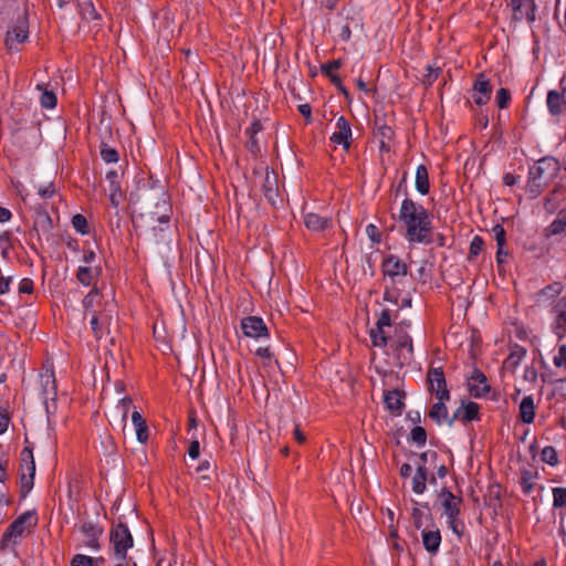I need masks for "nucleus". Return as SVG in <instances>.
<instances>
[{"instance_id": "nucleus-33", "label": "nucleus", "mask_w": 566, "mask_h": 566, "mask_svg": "<svg viewBox=\"0 0 566 566\" xmlns=\"http://www.w3.org/2000/svg\"><path fill=\"white\" fill-rule=\"evenodd\" d=\"M563 290V286L560 283H554L552 285L546 286L544 290L541 291L538 294V302H546L549 300H553L555 296L559 295Z\"/></svg>"}, {"instance_id": "nucleus-20", "label": "nucleus", "mask_w": 566, "mask_h": 566, "mask_svg": "<svg viewBox=\"0 0 566 566\" xmlns=\"http://www.w3.org/2000/svg\"><path fill=\"white\" fill-rule=\"evenodd\" d=\"M21 495L22 497H25L30 490L33 488L35 463H28L25 468L21 465Z\"/></svg>"}, {"instance_id": "nucleus-46", "label": "nucleus", "mask_w": 566, "mask_h": 566, "mask_svg": "<svg viewBox=\"0 0 566 566\" xmlns=\"http://www.w3.org/2000/svg\"><path fill=\"white\" fill-rule=\"evenodd\" d=\"M511 101V94L506 88H500L496 93V104L500 108L507 107Z\"/></svg>"}, {"instance_id": "nucleus-7", "label": "nucleus", "mask_w": 566, "mask_h": 566, "mask_svg": "<svg viewBox=\"0 0 566 566\" xmlns=\"http://www.w3.org/2000/svg\"><path fill=\"white\" fill-rule=\"evenodd\" d=\"M34 513L25 512L20 515L9 527L4 534V538H9L10 541L15 542L18 537L22 535L25 527H31L35 525Z\"/></svg>"}, {"instance_id": "nucleus-5", "label": "nucleus", "mask_w": 566, "mask_h": 566, "mask_svg": "<svg viewBox=\"0 0 566 566\" xmlns=\"http://www.w3.org/2000/svg\"><path fill=\"white\" fill-rule=\"evenodd\" d=\"M429 390L436 394L438 400H449L450 392L441 367L430 368L428 371Z\"/></svg>"}, {"instance_id": "nucleus-52", "label": "nucleus", "mask_w": 566, "mask_h": 566, "mask_svg": "<svg viewBox=\"0 0 566 566\" xmlns=\"http://www.w3.org/2000/svg\"><path fill=\"white\" fill-rule=\"evenodd\" d=\"M441 69L428 66V74L423 78V84L430 86L439 76Z\"/></svg>"}, {"instance_id": "nucleus-31", "label": "nucleus", "mask_w": 566, "mask_h": 566, "mask_svg": "<svg viewBox=\"0 0 566 566\" xmlns=\"http://www.w3.org/2000/svg\"><path fill=\"white\" fill-rule=\"evenodd\" d=\"M101 304V294L97 287H93L90 293L83 300V306L85 310V316L93 313L96 305Z\"/></svg>"}, {"instance_id": "nucleus-19", "label": "nucleus", "mask_w": 566, "mask_h": 566, "mask_svg": "<svg viewBox=\"0 0 566 566\" xmlns=\"http://www.w3.org/2000/svg\"><path fill=\"white\" fill-rule=\"evenodd\" d=\"M402 399L403 394L397 389L388 391L384 396V402L386 405V408L396 415H400L405 406Z\"/></svg>"}, {"instance_id": "nucleus-24", "label": "nucleus", "mask_w": 566, "mask_h": 566, "mask_svg": "<svg viewBox=\"0 0 566 566\" xmlns=\"http://www.w3.org/2000/svg\"><path fill=\"white\" fill-rule=\"evenodd\" d=\"M428 472L423 464H418L416 474L412 478V491L422 494L427 489Z\"/></svg>"}, {"instance_id": "nucleus-22", "label": "nucleus", "mask_w": 566, "mask_h": 566, "mask_svg": "<svg viewBox=\"0 0 566 566\" xmlns=\"http://www.w3.org/2000/svg\"><path fill=\"white\" fill-rule=\"evenodd\" d=\"M132 422L136 429V437L140 443H146L148 440V427L143 416L134 410L132 413Z\"/></svg>"}, {"instance_id": "nucleus-6", "label": "nucleus", "mask_w": 566, "mask_h": 566, "mask_svg": "<svg viewBox=\"0 0 566 566\" xmlns=\"http://www.w3.org/2000/svg\"><path fill=\"white\" fill-rule=\"evenodd\" d=\"M382 272L390 279L391 285L397 284L407 275V265L396 255H389L382 261Z\"/></svg>"}, {"instance_id": "nucleus-43", "label": "nucleus", "mask_w": 566, "mask_h": 566, "mask_svg": "<svg viewBox=\"0 0 566 566\" xmlns=\"http://www.w3.org/2000/svg\"><path fill=\"white\" fill-rule=\"evenodd\" d=\"M542 461L556 465L558 462L556 450L553 447H545L541 453Z\"/></svg>"}, {"instance_id": "nucleus-18", "label": "nucleus", "mask_w": 566, "mask_h": 566, "mask_svg": "<svg viewBox=\"0 0 566 566\" xmlns=\"http://www.w3.org/2000/svg\"><path fill=\"white\" fill-rule=\"evenodd\" d=\"M262 189L264 192V197L272 205L275 206L279 199L277 192V180L276 176L273 172L266 171L264 176V181L262 185Z\"/></svg>"}, {"instance_id": "nucleus-3", "label": "nucleus", "mask_w": 566, "mask_h": 566, "mask_svg": "<svg viewBox=\"0 0 566 566\" xmlns=\"http://www.w3.org/2000/svg\"><path fill=\"white\" fill-rule=\"evenodd\" d=\"M109 542L114 556L120 560L126 559L127 549L134 544L132 533L123 522L113 525L109 533Z\"/></svg>"}, {"instance_id": "nucleus-45", "label": "nucleus", "mask_w": 566, "mask_h": 566, "mask_svg": "<svg viewBox=\"0 0 566 566\" xmlns=\"http://www.w3.org/2000/svg\"><path fill=\"white\" fill-rule=\"evenodd\" d=\"M40 101L45 108H53L56 105V96L52 91L43 90Z\"/></svg>"}, {"instance_id": "nucleus-48", "label": "nucleus", "mask_w": 566, "mask_h": 566, "mask_svg": "<svg viewBox=\"0 0 566 566\" xmlns=\"http://www.w3.org/2000/svg\"><path fill=\"white\" fill-rule=\"evenodd\" d=\"M122 198H123V192L120 189V185H113V187H109V200L114 207L119 206Z\"/></svg>"}, {"instance_id": "nucleus-56", "label": "nucleus", "mask_w": 566, "mask_h": 566, "mask_svg": "<svg viewBox=\"0 0 566 566\" xmlns=\"http://www.w3.org/2000/svg\"><path fill=\"white\" fill-rule=\"evenodd\" d=\"M366 233L373 242H380V232L375 224H368L366 228Z\"/></svg>"}, {"instance_id": "nucleus-61", "label": "nucleus", "mask_w": 566, "mask_h": 566, "mask_svg": "<svg viewBox=\"0 0 566 566\" xmlns=\"http://www.w3.org/2000/svg\"><path fill=\"white\" fill-rule=\"evenodd\" d=\"M210 469H211V463L209 461H207V460L199 464V467L197 468V471L202 473L201 476H200L201 480H203V481H209L210 480V475L206 473Z\"/></svg>"}, {"instance_id": "nucleus-23", "label": "nucleus", "mask_w": 566, "mask_h": 566, "mask_svg": "<svg viewBox=\"0 0 566 566\" xmlns=\"http://www.w3.org/2000/svg\"><path fill=\"white\" fill-rule=\"evenodd\" d=\"M520 417L524 423H531L535 418V406L532 396H526L520 403Z\"/></svg>"}, {"instance_id": "nucleus-62", "label": "nucleus", "mask_w": 566, "mask_h": 566, "mask_svg": "<svg viewBox=\"0 0 566 566\" xmlns=\"http://www.w3.org/2000/svg\"><path fill=\"white\" fill-rule=\"evenodd\" d=\"M554 312L559 315L560 318L566 316V297H562L554 306Z\"/></svg>"}, {"instance_id": "nucleus-15", "label": "nucleus", "mask_w": 566, "mask_h": 566, "mask_svg": "<svg viewBox=\"0 0 566 566\" xmlns=\"http://www.w3.org/2000/svg\"><path fill=\"white\" fill-rule=\"evenodd\" d=\"M546 102L549 113L554 116L560 115L566 109L564 91H549Z\"/></svg>"}, {"instance_id": "nucleus-12", "label": "nucleus", "mask_w": 566, "mask_h": 566, "mask_svg": "<svg viewBox=\"0 0 566 566\" xmlns=\"http://www.w3.org/2000/svg\"><path fill=\"white\" fill-rule=\"evenodd\" d=\"M36 214L32 231L40 239L41 235H46L53 228V222L49 213L41 207L35 208Z\"/></svg>"}, {"instance_id": "nucleus-55", "label": "nucleus", "mask_w": 566, "mask_h": 566, "mask_svg": "<svg viewBox=\"0 0 566 566\" xmlns=\"http://www.w3.org/2000/svg\"><path fill=\"white\" fill-rule=\"evenodd\" d=\"M535 11L536 6L534 0H527V7L526 10H524V19H526L528 22L535 21Z\"/></svg>"}, {"instance_id": "nucleus-26", "label": "nucleus", "mask_w": 566, "mask_h": 566, "mask_svg": "<svg viewBox=\"0 0 566 566\" xmlns=\"http://www.w3.org/2000/svg\"><path fill=\"white\" fill-rule=\"evenodd\" d=\"M546 237L566 234V212L563 210L557 218L546 228Z\"/></svg>"}, {"instance_id": "nucleus-28", "label": "nucleus", "mask_w": 566, "mask_h": 566, "mask_svg": "<svg viewBox=\"0 0 566 566\" xmlns=\"http://www.w3.org/2000/svg\"><path fill=\"white\" fill-rule=\"evenodd\" d=\"M565 200L562 188L556 187L545 199L544 207L547 212L553 213Z\"/></svg>"}, {"instance_id": "nucleus-35", "label": "nucleus", "mask_w": 566, "mask_h": 566, "mask_svg": "<svg viewBox=\"0 0 566 566\" xmlns=\"http://www.w3.org/2000/svg\"><path fill=\"white\" fill-rule=\"evenodd\" d=\"M370 338L374 346L384 347L388 343V336L386 335L384 328H378L376 326L375 329L370 331Z\"/></svg>"}, {"instance_id": "nucleus-30", "label": "nucleus", "mask_w": 566, "mask_h": 566, "mask_svg": "<svg viewBox=\"0 0 566 566\" xmlns=\"http://www.w3.org/2000/svg\"><path fill=\"white\" fill-rule=\"evenodd\" d=\"M416 188L421 195L429 192L428 170L423 165H419L416 171Z\"/></svg>"}, {"instance_id": "nucleus-10", "label": "nucleus", "mask_w": 566, "mask_h": 566, "mask_svg": "<svg viewBox=\"0 0 566 566\" xmlns=\"http://www.w3.org/2000/svg\"><path fill=\"white\" fill-rule=\"evenodd\" d=\"M336 128L337 130L333 133L331 140L335 144L342 145L345 150H348L352 138V128L348 120L344 116L338 117Z\"/></svg>"}, {"instance_id": "nucleus-11", "label": "nucleus", "mask_w": 566, "mask_h": 566, "mask_svg": "<svg viewBox=\"0 0 566 566\" xmlns=\"http://www.w3.org/2000/svg\"><path fill=\"white\" fill-rule=\"evenodd\" d=\"M492 87L489 80L480 74L473 86V101L478 105H484L490 99Z\"/></svg>"}, {"instance_id": "nucleus-14", "label": "nucleus", "mask_w": 566, "mask_h": 566, "mask_svg": "<svg viewBox=\"0 0 566 566\" xmlns=\"http://www.w3.org/2000/svg\"><path fill=\"white\" fill-rule=\"evenodd\" d=\"M81 531L86 537L85 545L93 549H98V537L102 535L103 528L92 522H84L81 526Z\"/></svg>"}, {"instance_id": "nucleus-42", "label": "nucleus", "mask_w": 566, "mask_h": 566, "mask_svg": "<svg viewBox=\"0 0 566 566\" xmlns=\"http://www.w3.org/2000/svg\"><path fill=\"white\" fill-rule=\"evenodd\" d=\"M566 504V488L553 489V505L554 507H563Z\"/></svg>"}, {"instance_id": "nucleus-38", "label": "nucleus", "mask_w": 566, "mask_h": 566, "mask_svg": "<svg viewBox=\"0 0 566 566\" xmlns=\"http://www.w3.org/2000/svg\"><path fill=\"white\" fill-rule=\"evenodd\" d=\"M462 408V420L472 421L478 418L479 406L475 402H469L463 405Z\"/></svg>"}, {"instance_id": "nucleus-41", "label": "nucleus", "mask_w": 566, "mask_h": 566, "mask_svg": "<svg viewBox=\"0 0 566 566\" xmlns=\"http://www.w3.org/2000/svg\"><path fill=\"white\" fill-rule=\"evenodd\" d=\"M535 474L530 470H523L521 473V484L523 488V492L528 494L533 490V479Z\"/></svg>"}, {"instance_id": "nucleus-8", "label": "nucleus", "mask_w": 566, "mask_h": 566, "mask_svg": "<svg viewBox=\"0 0 566 566\" xmlns=\"http://www.w3.org/2000/svg\"><path fill=\"white\" fill-rule=\"evenodd\" d=\"M438 497L441 501V506L443 507L444 514L448 518H457L460 514V504L462 502L461 497L455 496L451 491L447 488H443L439 493Z\"/></svg>"}, {"instance_id": "nucleus-21", "label": "nucleus", "mask_w": 566, "mask_h": 566, "mask_svg": "<svg viewBox=\"0 0 566 566\" xmlns=\"http://www.w3.org/2000/svg\"><path fill=\"white\" fill-rule=\"evenodd\" d=\"M304 223L308 230L323 231L329 227L331 219L327 217H321L313 212H308L304 216Z\"/></svg>"}, {"instance_id": "nucleus-36", "label": "nucleus", "mask_w": 566, "mask_h": 566, "mask_svg": "<svg viewBox=\"0 0 566 566\" xmlns=\"http://www.w3.org/2000/svg\"><path fill=\"white\" fill-rule=\"evenodd\" d=\"M130 405H132V399L130 397L128 396H125L123 397L118 405L116 406V411L118 412L119 417H120V422L125 426L126 424V419H127V415H128V411H129V408H130Z\"/></svg>"}, {"instance_id": "nucleus-54", "label": "nucleus", "mask_w": 566, "mask_h": 566, "mask_svg": "<svg viewBox=\"0 0 566 566\" xmlns=\"http://www.w3.org/2000/svg\"><path fill=\"white\" fill-rule=\"evenodd\" d=\"M490 390L489 385H472L469 384V391L474 397H481L485 395Z\"/></svg>"}, {"instance_id": "nucleus-63", "label": "nucleus", "mask_w": 566, "mask_h": 566, "mask_svg": "<svg viewBox=\"0 0 566 566\" xmlns=\"http://www.w3.org/2000/svg\"><path fill=\"white\" fill-rule=\"evenodd\" d=\"M33 291V281L30 279H23L19 283V292L20 293H32Z\"/></svg>"}, {"instance_id": "nucleus-34", "label": "nucleus", "mask_w": 566, "mask_h": 566, "mask_svg": "<svg viewBox=\"0 0 566 566\" xmlns=\"http://www.w3.org/2000/svg\"><path fill=\"white\" fill-rule=\"evenodd\" d=\"M512 7L513 20L522 21L524 19V10L527 7V0H510Z\"/></svg>"}, {"instance_id": "nucleus-27", "label": "nucleus", "mask_w": 566, "mask_h": 566, "mask_svg": "<svg viewBox=\"0 0 566 566\" xmlns=\"http://www.w3.org/2000/svg\"><path fill=\"white\" fill-rule=\"evenodd\" d=\"M99 268L80 266L76 277L83 285L90 286L99 276Z\"/></svg>"}, {"instance_id": "nucleus-16", "label": "nucleus", "mask_w": 566, "mask_h": 566, "mask_svg": "<svg viewBox=\"0 0 566 566\" xmlns=\"http://www.w3.org/2000/svg\"><path fill=\"white\" fill-rule=\"evenodd\" d=\"M111 323L112 316L107 314L106 311H93L90 319V325L95 338L99 339L102 337V327H109Z\"/></svg>"}, {"instance_id": "nucleus-17", "label": "nucleus", "mask_w": 566, "mask_h": 566, "mask_svg": "<svg viewBox=\"0 0 566 566\" xmlns=\"http://www.w3.org/2000/svg\"><path fill=\"white\" fill-rule=\"evenodd\" d=\"M422 544L424 549L434 555L438 553L440 544H441V534L439 530H422L421 532Z\"/></svg>"}, {"instance_id": "nucleus-51", "label": "nucleus", "mask_w": 566, "mask_h": 566, "mask_svg": "<svg viewBox=\"0 0 566 566\" xmlns=\"http://www.w3.org/2000/svg\"><path fill=\"white\" fill-rule=\"evenodd\" d=\"M492 232L494 234V239L497 243V247H504L505 244V230L501 224H495L492 229Z\"/></svg>"}, {"instance_id": "nucleus-64", "label": "nucleus", "mask_w": 566, "mask_h": 566, "mask_svg": "<svg viewBox=\"0 0 566 566\" xmlns=\"http://www.w3.org/2000/svg\"><path fill=\"white\" fill-rule=\"evenodd\" d=\"M188 454L191 459H197L200 454V444H199V441L198 440H193L191 441L190 446H189V449H188Z\"/></svg>"}, {"instance_id": "nucleus-13", "label": "nucleus", "mask_w": 566, "mask_h": 566, "mask_svg": "<svg viewBox=\"0 0 566 566\" xmlns=\"http://www.w3.org/2000/svg\"><path fill=\"white\" fill-rule=\"evenodd\" d=\"M395 352H397V358L400 366H402L411 358L413 348L411 338L408 334H401L397 336Z\"/></svg>"}, {"instance_id": "nucleus-60", "label": "nucleus", "mask_w": 566, "mask_h": 566, "mask_svg": "<svg viewBox=\"0 0 566 566\" xmlns=\"http://www.w3.org/2000/svg\"><path fill=\"white\" fill-rule=\"evenodd\" d=\"M377 132H378V135L380 136V139H384V140H390L394 135L392 129L387 125L379 126Z\"/></svg>"}, {"instance_id": "nucleus-29", "label": "nucleus", "mask_w": 566, "mask_h": 566, "mask_svg": "<svg viewBox=\"0 0 566 566\" xmlns=\"http://www.w3.org/2000/svg\"><path fill=\"white\" fill-rule=\"evenodd\" d=\"M525 353L526 350L523 347L515 345L509 357L504 360L503 367L506 370L514 371L525 356Z\"/></svg>"}, {"instance_id": "nucleus-50", "label": "nucleus", "mask_w": 566, "mask_h": 566, "mask_svg": "<svg viewBox=\"0 0 566 566\" xmlns=\"http://www.w3.org/2000/svg\"><path fill=\"white\" fill-rule=\"evenodd\" d=\"M93 563L92 557L77 554L72 558L71 566H93Z\"/></svg>"}, {"instance_id": "nucleus-58", "label": "nucleus", "mask_w": 566, "mask_h": 566, "mask_svg": "<svg viewBox=\"0 0 566 566\" xmlns=\"http://www.w3.org/2000/svg\"><path fill=\"white\" fill-rule=\"evenodd\" d=\"M339 67H340V61L334 60L327 64L322 65V72L328 76V75L334 74L333 71L337 70Z\"/></svg>"}, {"instance_id": "nucleus-47", "label": "nucleus", "mask_w": 566, "mask_h": 566, "mask_svg": "<svg viewBox=\"0 0 566 566\" xmlns=\"http://www.w3.org/2000/svg\"><path fill=\"white\" fill-rule=\"evenodd\" d=\"M483 245H484V242H483L482 238H480L478 235L474 237L470 243L469 260H472L474 256L479 255V253L483 249Z\"/></svg>"}, {"instance_id": "nucleus-39", "label": "nucleus", "mask_w": 566, "mask_h": 566, "mask_svg": "<svg viewBox=\"0 0 566 566\" xmlns=\"http://www.w3.org/2000/svg\"><path fill=\"white\" fill-rule=\"evenodd\" d=\"M72 226L74 227V229L76 231H78L82 234L88 233L87 220L83 214L77 213V214L73 216Z\"/></svg>"}, {"instance_id": "nucleus-59", "label": "nucleus", "mask_w": 566, "mask_h": 566, "mask_svg": "<svg viewBox=\"0 0 566 566\" xmlns=\"http://www.w3.org/2000/svg\"><path fill=\"white\" fill-rule=\"evenodd\" d=\"M411 515H412L415 527L417 530H420L423 525V523H422L423 512L418 507H413Z\"/></svg>"}, {"instance_id": "nucleus-4", "label": "nucleus", "mask_w": 566, "mask_h": 566, "mask_svg": "<svg viewBox=\"0 0 566 566\" xmlns=\"http://www.w3.org/2000/svg\"><path fill=\"white\" fill-rule=\"evenodd\" d=\"M29 35V22L27 12L20 13L6 35V46L9 51H18V44L23 43Z\"/></svg>"}, {"instance_id": "nucleus-53", "label": "nucleus", "mask_w": 566, "mask_h": 566, "mask_svg": "<svg viewBox=\"0 0 566 566\" xmlns=\"http://www.w3.org/2000/svg\"><path fill=\"white\" fill-rule=\"evenodd\" d=\"M556 367H566V345H560L557 355L554 357Z\"/></svg>"}, {"instance_id": "nucleus-25", "label": "nucleus", "mask_w": 566, "mask_h": 566, "mask_svg": "<svg viewBox=\"0 0 566 566\" xmlns=\"http://www.w3.org/2000/svg\"><path fill=\"white\" fill-rule=\"evenodd\" d=\"M176 32L174 17L171 15L169 10H164L161 12V21L159 23V34L168 41V38L174 35Z\"/></svg>"}, {"instance_id": "nucleus-2", "label": "nucleus", "mask_w": 566, "mask_h": 566, "mask_svg": "<svg viewBox=\"0 0 566 566\" xmlns=\"http://www.w3.org/2000/svg\"><path fill=\"white\" fill-rule=\"evenodd\" d=\"M560 165L554 157L537 160L528 172L527 191L536 198L542 190L558 175Z\"/></svg>"}, {"instance_id": "nucleus-9", "label": "nucleus", "mask_w": 566, "mask_h": 566, "mask_svg": "<svg viewBox=\"0 0 566 566\" xmlns=\"http://www.w3.org/2000/svg\"><path fill=\"white\" fill-rule=\"evenodd\" d=\"M241 328L247 337L259 338L268 336V327L258 316H248L241 321Z\"/></svg>"}, {"instance_id": "nucleus-44", "label": "nucleus", "mask_w": 566, "mask_h": 566, "mask_svg": "<svg viewBox=\"0 0 566 566\" xmlns=\"http://www.w3.org/2000/svg\"><path fill=\"white\" fill-rule=\"evenodd\" d=\"M36 189L39 196L43 199L52 198L56 192L55 186L52 181H49L45 185H40Z\"/></svg>"}, {"instance_id": "nucleus-32", "label": "nucleus", "mask_w": 566, "mask_h": 566, "mask_svg": "<svg viewBox=\"0 0 566 566\" xmlns=\"http://www.w3.org/2000/svg\"><path fill=\"white\" fill-rule=\"evenodd\" d=\"M444 401L446 400H438V402H436L429 411V417L438 424H441L448 419V410Z\"/></svg>"}, {"instance_id": "nucleus-1", "label": "nucleus", "mask_w": 566, "mask_h": 566, "mask_svg": "<svg viewBox=\"0 0 566 566\" xmlns=\"http://www.w3.org/2000/svg\"><path fill=\"white\" fill-rule=\"evenodd\" d=\"M399 220L406 227V238L410 242L431 243V220L427 210L411 199H405Z\"/></svg>"}, {"instance_id": "nucleus-37", "label": "nucleus", "mask_w": 566, "mask_h": 566, "mask_svg": "<svg viewBox=\"0 0 566 566\" xmlns=\"http://www.w3.org/2000/svg\"><path fill=\"white\" fill-rule=\"evenodd\" d=\"M101 157L106 163H116L118 161L119 155L115 148H112L107 144L103 143L101 145Z\"/></svg>"}, {"instance_id": "nucleus-57", "label": "nucleus", "mask_w": 566, "mask_h": 566, "mask_svg": "<svg viewBox=\"0 0 566 566\" xmlns=\"http://www.w3.org/2000/svg\"><path fill=\"white\" fill-rule=\"evenodd\" d=\"M391 325V319H390V313L388 310H384L377 321V324L376 326L378 328H384L385 326H390Z\"/></svg>"}, {"instance_id": "nucleus-40", "label": "nucleus", "mask_w": 566, "mask_h": 566, "mask_svg": "<svg viewBox=\"0 0 566 566\" xmlns=\"http://www.w3.org/2000/svg\"><path fill=\"white\" fill-rule=\"evenodd\" d=\"M410 440L418 446H424L427 441V432L422 427H415L410 432Z\"/></svg>"}, {"instance_id": "nucleus-49", "label": "nucleus", "mask_w": 566, "mask_h": 566, "mask_svg": "<svg viewBox=\"0 0 566 566\" xmlns=\"http://www.w3.org/2000/svg\"><path fill=\"white\" fill-rule=\"evenodd\" d=\"M554 332L559 339L564 337L566 333V316L560 318L559 315H556V319L554 323Z\"/></svg>"}]
</instances>
